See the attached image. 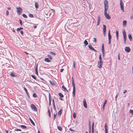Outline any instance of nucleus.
I'll list each match as a JSON object with an SVG mask.
<instances>
[{
  "mask_svg": "<svg viewBox=\"0 0 133 133\" xmlns=\"http://www.w3.org/2000/svg\"><path fill=\"white\" fill-rule=\"evenodd\" d=\"M23 29V28L22 27H20L19 28H18L17 29V31H19L20 30Z\"/></svg>",
  "mask_w": 133,
  "mask_h": 133,
  "instance_id": "ea45409f",
  "label": "nucleus"
},
{
  "mask_svg": "<svg viewBox=\"0 0 133 133\" xmlns=\"http://www.w3.org/2000/svg\"><path fill=\"white\" fill-rule=\"evenodd\" d=\"M123 25L124 27H125L127 25V21L125 20H124L123 21Z\"/></svg>",
  "mask_w": 133,
  "mask_h": 133,
  "instance_id": "f3484780",
  "label": "nucleus"
},
{
  "mask_svg": "<svg viewBox=\"0 0 133 133\" xmlns=\"http://www.w3.org/2000/svg\"><path fill=\"white\" fill-rule=\"evenodd\" d=\"M120 54H119L118 55V59L119 60H120Z\"/></svg>",
  "mask_w": 133,
  "mask_h": 133,
  "instance_id": "6e6d98bb",
  "label": "nucleus"
},
{
  "mask_svg": "<svg viewBox=\"0 0 133 133\" xmlns=\"http://www.w3.org/2000/svg\"><path fill=\"white\" fill-rule=\"evenodd\" d=\"M76 114L75 112H74L73 113V117L74 118H76Z\"/></svg>",
  "mask_w": 133,
  "mask_h": 133,
  "instance_id": "c9c22d12",
  "label": "nucleus"
},
{
  "mask_svg": "<svg viewBox=\"0 0 133 133\" xmlns=\"http://www.w3.org/2000/svg\"><path fill=\"white\" fill-rule=\"evenodd\" d=\"M73 66L74 68H75V61H73Z\"/></svg>",
  "mask_w": 133,
  "mask_h": 133,
  "instance_id": "79ce46f5",
  "label": "nucleus"
},
{
  "mask_svg": "<svg viewBox=\"0 0 133 133\" xmlns=\"http://www.w3.org/2000/svg\"><path fill=\"white\" fill-rule=\"evenodd\" d=\"M21 33L22 34V35H23V31H20Z\"/></svg>",
  "mask_w": 133,
  "mask_h": 133,
  "instance_id": "e2e57ef3",
  "label": "nucleus"
},
{
  "mask_svg": "<svg viewBox=\"0 0 133 133\" xmlns=\"http://www.w3.org/2000/svg\"><path fill=\"white\" fill-rule=\"evenodd\" d=\"M57 128L60 131H62V129L61 127L59 126H58Z\"/></svg>",
  "mask_w": 133,
  "mask_h": 133,
  "instance_id": "72a5a7b5",
  "label": "nucleus"
},
{
  "mask_svg": "<svg viewBox=\"0 0 133 133\" xmlns=\"http://www.w3.org/2000/svg\"><path fill=\"white\" fill-rule=\"evenodd\" d=\"M84 46H86L88 44V43L87 41L86 40L84 41Z\"/></svg>",
  "mask_w": 133,
  "mask_h": 133,
  "instance_id": "dca6fc26",
  "label": "nucleus"
},
{
  "mask_svg": "<svg viewBox=\"0 0 133 133\" xmlns=\"http://www.w3.org/2000/svg\"><path fill=\"white\" fill-rule=\"evenodd\" d=\"M10 75L12 77H14L15 76V75L13 73H11L10 74Z\"/></svg>",
  "mask_w": 133,
  "mask_h": 133,
  "instance_id": "de8ad7c7",
  "label": "nucleus"
},
{
  "mask_svg": "<svg viewBox=\"0 0 133 133\" xmlns=\"http://www.w3.org/2000/svg\"><path fill=\"white\" fill-rule=\"evenodd\" d=\"M102 52H104V45L103 44L102 46Z\"/></svg>",
  "mask_w": 133,
  "mask_h": 133,
  "instance_id": "a878e982",
  "label": "nucleus"
},
{
  "mask_svg": "<svg viewBox=\"0 0 133 133\" xmlns=\"http://www.w3.org/2000/svg\"><path fill=\"white\" fill-rule=\"evenodd\" d=\"M48 114L49 113H50V109H48Z\"/></svg>",
  "mask_w": 133,
  "mask_h": 133,
  "instance_id": "052dcab7",
  "label": "nucleus"
},
{
  "mask_svg": "<svg viewBox=\"0 0 133 133\" xmlns=\"http://www.w3.org/2000/svg\"><path fill=\"white\" fill-rule=\"evenodd\" d=\"M88 47L91 50H92L93 51H95L96 52L97 51L91 45H88Z\"/></svg>",
  "mask_w": 133,
  "mask_h": 133,
  "instance_id": "9d476101",
  "label": "nucleus"
},
{
  "mask_svg": "<svg viewBox=\"0 0 133 133\" xmlns=\"http://www.w3.org/2000/svg\"><path fill=\"white\" fill-rule=\"evenodd\" d=\"M62 109H61L58 112V114L59 115H60L62 113Z\"/></svg>",
  "mask_w": 133,
  "mask_h": 133,
  "instance_id": "bb28decb",
  "label": "nucleus"
},
{
  "mask_svg": "<svg viewBox=\"0 0 133 133\" xmlns=\"http://www.w3.org/2000/svg\"><path fill=\"white\" fill-rule=\"evenodd\" d=\"M31 76L34 79H35L36 80V78L35 76H34V75H31Z\"/></svg>",
  "mask_w": 133,
  "mask_h": 133,
  "instance_id": "c03bdc74",
  "label": "nucleus"
},
{
  "mask_svg": "<svg viewBox=\"0 0 133 133\" xmlns=\"http://www.w3.org/2000/svg\"><path fill=\"white\" fill-rule=\"evenodd\" d=\"M108 1L107 0H105L104 1V7L109 8V6L108 5Z\"/></svg>",
  "mask_w": 133,
  "mask_h": 133,
  "instance_id": "423d86ee",
  "label": "nucleus"
},
{
  "mask_svg": "<svg viewBox=\"0 0 133 133\" xmlns=\"http://www.w3.org/2000/svg\"><path fill=\"white\" fill-rule=\"evenodd\" d=\"M105 132H108V129H105Z\"/></svg>",
  "mask_w": 133,
  "mask_h": 133,
  "instance_id": "338daca9",
  "label": "nucleus"
},
{
  "mask_svg": "<svg viewBox=\"0 0 133 133\" xmlns=\"http://www.w3.org/2000/svg\"><path fill=\"white\" fill-rule=\"evenodd\" d=\"M19 21L20 22V25H22V21H21V19H19Z\"/></svg>",
  "mask_w": 133,
  "mask_h": 133,
  "instance_id": "a18cd8bd",
  "label": "nucleus"
},
{
  "mask_svg": "<svg viewBox=\"0 0 133 133\" xmlns=\"http://www.w3.org/2000/svg\"><path fill=\"white\" fill-rule=\"evenodd\" d=\"M19 41H16V45L18 47H21L22 46V45L23 44V43H21L20 42H19Z\"/></svg>",
  "mask_w": 133,
  "mask_h": 133,
  "instance_id": "39448f33",
  "label": "nucleus"
},
{
  "mask_svg": "<svg viewBox=\"0 0 133 133\" xmlns=\"http://www.w3.org/2000/svg\"><path fill=\"white\" fill-rule=\"evenodd\" d=\"M24 90H25V91H26L27 95H28V91H27V89H26V88L25 87H24Z\"/></svg>",
  "mask_w": 133,
  "mask_h": 133,
  "instance_id": "58836bf2",
  "label": "nucleus"
},
{
  "mask_svg": "<svg viewBox=\"0 0 133 133\" xmlns=\"http://www.w3.org/2000/svg\"><path fill=\"white\" fill-rule=\"evenodd\" d=\"M58 95L61 97H63V95L61 93H59Z\"/></svg>",
  "mask_w": 133,
  "mask_h": 133,
  "instance_id": "2f4dec72",
  "label": "nucleus"
},
{
  "mask_svg": "<svg viewBox=\"0 0 133 133\" xmlns=\"http://www.w3.org/2000/svg\"><path fill=\"white\" fill-rule=\"evenodd\" d=\"M130 114H131L132 115H133V110L130 109Z\"/></svg>",
  "mask_w": 133,
  "mask_h": 133,
  "instance_id": "e433bc0d",
  "label": "nucleus"
},
{
  "mask_svg": "<svg viewBox=\"0 0 133 133\" xmlns=\"http://www.w3.org/2000/svg\"><path fill=\"white\" fill-rule=\"evenodd\" d=\"M103 32H106V26L105 25H103Z\"/></svg>",
  "mask_w": 133,
  "mask_h": 133,
  "instance_id": "6ab92c4d",
  "label": "nucleus"
},
{
  "mask_svg": "<svg viewBox=\"0 0 133 133\" xmlns=\"http://www.w3.org/2000/svg\"><path fill=\"white\" fill-rule=\"evenodd\" d=\"M50 84L52 85H53L54 84V82H52L51 81H50Z\"/></svg>",
  "mask_w": 133,
  "mask_h": 133,
  "instance_id": "4d7b16f0",
  "label": "nucleus"
},
{
  "mask_svg": "<svg viewBox=\"0 0 133 133\" xmlns=\"http://www.w3.org/2000/svg\"><path fill=\"white\" fill-rule=\"evenodd\" d=\"M64 70V69H61L60 71L61 72H62Z\"/></svg>",
  "mask_w": 133,
  "mask_h": 133,
  "instance_id": "0e129e2a",
  "label": "nucleus"
},
{
  "mask_svg": "<svg viewBox=\"0 0 133 133\" xmlns=\"http://www.w3.org/2000/svg\"><path fill=\"white\" fill-rule=\"evenodd\" d=\"M44 61L47 62H50V61L49 59L48 58H46L44 59Z\"/></svg>",
  "mask_w": 133,
  "mask_h": 133,
  "instance_id": "393cba45",
  "label": "nucleus"
},
{
  "mask_svg": "<svg viewBox=\"0 0 133 133\" xmlns=\"http://www.w3.org/2000/svg\"><path fill=\"white\" fill-rule=\"evenodd\" d=\"M17 12L19 15L21 14L22 11V9L20 7H17L16 8Z\"/></svg>",
  "mask_w": 133,
  "mask_h": 133,
  "instance_id": "7ed1b4c3",
  "label": "nucleus"
},
{
  "mask_svg": "<svg viewBox=\"0 0 133 133\" xmlns=\"http://www.w3.org/2000/svg\"><path fill=\"white\" fill-rule=\"evenodd\" d=\"M69 130L70 131H74L72 130V129H71V128H70V129H69Z\"/></svg>",
  "mask_w": 133,
  "mask_h": 133,
  "instance_id": "680f3d73",
  "label": "nucleus"
},
{
  "mask_svg": "<svg viewBox=\"0 0 133 133\" xmlns=\"http://www.w3.org/2000/svg\"><path fill=\"white\" fill-rule=\"evenodd\" d=\"M127 91V90H125L123 92V93L124 94H125Z\"/></svg>",
  "mask_w": 133,
  "mask_h": 133,
  "instance_id": "774afa93",
  "label": "nucleus"
},
{
  "mask_svg": "<svg viewBox=\"0 0 133 133\" xmlns=\"http://www.w3.org/2000/svg\"><path fill=\"white\" fill-rule=\"evenodd\" d=\"M94 122H93L92 123V133H94Z\"/></svg>",
  "mask_w": 133,
  "mask_h": 133,
  "instance_id": "aec40b11",
  "label": "nucleus"
},
{
  "mask_svg": "<svg viewBox=\"0 0 133 133\" xmlns=\"http://www.w3.org/2000/svg\"><path fill=\"white\" fill-rule=\"evenodd\" d=\"M122 33L123 35L124 43L125 44L126 42V34L125 30L123 31Z\"/></svg>",
  "mask_w": 133,
  "mask_h": 133,
  "instance_id": "f03ea898",
  "label": "nucleus"
},
{
  "mask_svg": "<svg viewBox=\"0 0 133 133\" xmlns=\"http://www.w3.org/2000/svg\"><path fill=\"white\" fill-rule=\"evenodd\" d=\"M101 21V18L100 15H99L98 17V22L97 25H98L100 23V21Z\"/></svg>",
  "mask_w": 133,
  "mask_h": 133,
  "instance_id": "ddd939ff",
  "label": "nucleus"
},
{
  "mask_svg": "<svg viewBox=\"0 0 133 133\" xmlns=\"http://www.w3.org/2000/svg\"><path fill=\"white\" fill-rule=\"evenodd\" d=\"M99 59L100 60V61H102L101 54H100L99 56Z\"/></svg>",
  "mask_w": 133,
  "mask_h": 133,
  "instance_id": "473e14b6",
  "label": "nucleus"
},
{
  "mask_svg": "<svg viewBox=\"0 0 133 133\" xmlns=\"http://www.w3.org/2000/svg\"><path fill=\"white\" fill-rule=\"evenodd\" d=\"M128 37L129 38V39L131 41L132 40V37L131 35L130 34H129L128 35Z\"/></svg>",
  "mask_w": 133,
  "mask_h": 133,
  "instance_id": "412c9836",
  "label": "nucleus"
},
{
  "mask_svg": "<svg viewBox=\"0 0 133 133\" xmlns=\"http://www.w3.org/2000/svg\"><path fill=\"white\" fill-rule=\"evenodd\" d=\"M29 16L31 18H33L34 17L33 15L32 14H29Z\"/></svg>",
  "mask_w": 133,
  "mask_h": 133,
  "instance_id": "f704fd0d",
  "label": "nucleus"
},
{
  "mask_svg": "<svg viewBox=\"0 0 133 133\" xmlns=\"http://www.w3.org/2000/svg\"><path fill=\"white\" fill-rule=\"evenodd\" d=\"M83 105L84 107L86 108H87V104L86 100L85 99H84L83 101Z\"/></svg>",
  "mask_w": 133,
  "mask_h": 133,
  "instance_id": "f8f14e48",
  "label": "nucleus"
},
{
  "mask_svg": "<svg viewBox=\"0 0 133 133\" xmlns=\"http://www.w3.org/2000/svg\"><path fill=\"white\" fill-rule=\"evenodd\" d=\"M93 39H94V40H93V41L94 42H95L96 43V39L95 38H93Z\"/></svg>",
  "mask_w": 133,
  "mask_h": 133,
  "instance_id": "864d4df0",
  "label": "nucleus"
},
{
  "mask_svg": "<svg viewBox=\"0 0 133 133\" xmlns=\"http://www.w3.org/2000/svg\"><path fill=\"white\" fill-rule=\"evenodd\" d=\"M116 36L117 35H118V31H116Z\"/></svg>",
  "mask_w": 133,
  "mask_h": 133,
  "instance_id": "603ef678",
  "label": "nucleus"
},
{
  "mask_svg": "<svg viewBox=\"0 0 133 133\" xmlns=\"http://www.w3.org/2000/svg\"><path fill=\"white\" fill-rule=\"evenodd\" d=\"M104 14L105 17L107 19H110L111 18L110 16L107 13H105Z\"/></svg>",
  "mask_w": 133,
  "mask_h": 133,
  "instance_id": "9b49d317",
  "label": "nucleus"
},
{
  "mask_svg": "<svg viewBox=\"0 0 133 133\" xmlns=\"http://www.w3.org/2000/svg\"><path fill=\"white\" fill-rule=\"evenodd\" d=\"M22 16L23 17L25 18H27V16L25 14H23Z\"/></svg>",
  "mask_w": 133,
  "mask_h": 133,
  "instance_id": "a19ab883",
  "label": "nucleus"
},
{
  "mask_svg": "<svg viewBox=\"0 0 133 133\" xmlns=\"http://www.w3.org/2000/svg\"><path fill=\"white\" fill-rule=\"evenodd\" d=\"M53 107H54V108L55 109H56V107H55V103H53Z\"/></svg>",
  "mask_w": 133,
  "mask_h": 133,
  "instance_id": "bf43d9fd",
  "label": "nucleus"
},
{
  "mask_svg": "<svg viewBox=\"0 0 133 133\" xmlns=\"http://www.w3.org/2000/svg\"><path fill=\"white\" fill-rule=\"evenodd\" d=\"M107 100H106L104 102V104H103V109H104V107H105V105L106 104V103H107Z\"/></svg>",
  "mask_w": 133,
  "mask_h": 133,
  "instance_id": "5701e85b",
  "label": "nucleus"
},
{
  "mask_svg": "<svg viewBox=\"0 0 133 133\" xmlns=\"http://www.w3.org/2000/svg\"><path fill=\"white\" fill-rule=\"evenodd\" d=\"M33 96L34 97H37V96L35 93H34L33 94Z\"/></svg>",
  "mask_w": 133,
  "mask_h": 133,
  "instance_id": "4c0bfd02",
  "label": "nucleus"
},
{
  "mask_svg": "<svg viewBox=\"0 0 133 133\" xmlns=\"http://www.w3.org/2000/svg\"><path fill=\"white\" fill-rule=\"evenodd\" d=\"M31 122V123H32V124L33 125H35V124L34 123V122H33V121H32V120L30 118H29Z\"/></svg>",
  "mask_w": 133,
  "mask_h": 133,
  "instance_id": "b1692460",
  "label": "nucleus"
},
{
  "mask_svg": "<svg viewBox=\"0 0 133 133\" xmlns=\"http://www.w3.org/2000/svg\"><path fill=\"white\" fill-rule=\"evenodd\" d=\"M104 14L107 13V11L108 10V8L107 7H104Z\"/></svg>",
  "mask_w": 133,
  "mask_h": 133,
  "instance_id": "4be33fe9",
  "label": "nucleus"
},
{
  "mask_svg": "<svg viewBox=\"0 0 133 133\" xmlns=\"http://www.w3.org/2000/svg\"><path fill=\"white\" fill-rule=\"evenodd\" d=\"M9 15V12L8 10L6 11V15L7 16H8Z\"/></svg>",
  "mask_w": 133,
  "mask_h": 133,
  "instance_id": "8fccbe9b",
  "label": "nucleus"
},
{
  "mask_svg": "<svg viewBox=\"0 0 133 133\" xmlns=\"http://www.w3.org/2000/svg\"><path fill=\"white\" fill-rule=\"evenodd\" d=\"M72 84L73 86V94L74 97L75 93V84L74 83V81L73 77H72Z\"/></svg>",
  "mask_w": 133,
  "mask_h": 133,
  "instance_id": "f257e3e1",
  "label": "nucleus"
},
{
  "mask_svg": "<svg viewBox=\"0 0 133 133\" xmlns=\"http://www.w3.org/2000/svg\"><path fill=\"white\" fill-rule=\"evenodd\" d=\"M125 50L127 52H129L131 50L130 47H125Z\"/></svg>",
  "mask_w": 133,
  "mask_h": 133,
  "instance_id": "1a4fd4ad",
  "label": "nucleus"
},
{
  "mask_svg": "<svg viewBox=\"0 0 133 133\" xmlns=\"http://www.w3.org/2000/svg\"><path fill=\"white\" fill-rule=\"evenodd\" d=\"M21 127L24 129H25L26 128V127L24 125H21Z\"/></svg>",
  "mask_w": 133,
  "mask_h": 133,
  "instance_id": "c85d7f7f",
  "label": "nucleus"
},
{
  "mask_svg": "<svg viewBox=\"0 0 133 133\" xmlns=\"http://www.w3.org/2000/svg\"><path fill=\"white\" fill-rule=\"evenodd\" d=\"M91 126L90 123V121L89 122V132L91 133Z\"/></svg>",
  "mask_w": 133,
  "mask_h": 133,
  "instance_id": "cd10ccee",
  "label": "nucleus"
},
{
  "mask_svg": "<svg viewBox=\"0 0 133 133\" xmlns=\"http://www.w3.org/2000/svg\"><path fill=\"white\" fill-rule=\"evenodd\" d=\"M62 88L64 89V90L68 91V90H67L66 88L65 87L64 85H63L62 87Z\"/></svg>",
  "mask_w": 133,
  "mask_h": 133,
  "instance_id": "7c9ffc66",
  "label": "nucleus"
},
{
  "mask_svg": "<svg viewBox=\"0 0 133 133\" xmlns=\"http://www.w3.org/2000/svg\"><path fill=\"white\" fill-rule=\"evenodd\" d=\"M56 114H54V120H55V119L56 117Z\"/></svg>",
  "mask_w": 133,
  "mask_h": 133,
  "instance_id": "13d9d810",
  "label": "nucleus"
},
{
  "mask_svg": "<svg viewBox=\"0 0 133 133\" xmlns=\"http://www.w3.org/2000/svg\"><path fill=\"white\" fill-rule=\"evenodd\" d=\"M118 94L117 93V94H116V96H115V101H116H116H117V97L118 96Z\"/></svg>",
  "mask_w": 133,
  "mask_h": 133,
  "instance_id": "37998d69",
  "label": "nucleus"
},
{
  "mask_svg": "<svg viewBox=\"0 0 133 133\" xmlns=\"http://www.w3.org/2000/svg\"><path fill=\"white\" fill-rule=\"evenodd\" d=\"M48 56L51 59H52V56L50 55H48Z\"/></svg>",
  "mask_w": 133,
  "mask_h": 133,
  "instance_id": "09e8293b",
  "label": "nucleus"
},
{
  "mask_svg": "<svg viewBox=\"0 0 133 133\" xmlns=\"http://www.w3.org/2000/svg\"><path fill=\"white\" fill-rule=\"evenodd\" d=\"M35 7L36 8H38V3L36 2H35Z\"/></svg>",
  "mask_w": 133,
  "mask_h": 133,
  "instance_id": "c756f323",
  "label": "nucleus"
},
{
  "mask_svg": "<svg viewBox=\"0 0 133 133\" xmlns=\"http://www.w3.org/2000/svg\"><path fill=\"white\" fill-rule=\"evenodd\" d=\"M120 7L121 10L123 11H124V7L123 5V2L122 0H120Z\"/></svg>",
  "mask_w": 133,
  "mask_h": 133,
  "instance_id": "0eeeda50",
  "label": "nucleus"
},
{
  "mask_svg": "<svg viewBox=\"0 0 133 133\" xmlns=\"http://www.w3.org/2000/svg\"><path fill=\"white\" fill-rule=\"evenodd\" d=\"M38 64H37L35 68V70L36 74L37 75H38V69H37Z\"/></svg>",
  "mask_w": 133,
  "mask_h": 133,
  "instance_id": "2eb2a0df",
  "label": "nucleus"
},
{
  "mask_svg": "<svg viewBox=\"0 0 133 133\" xmlns=\"http://www.w3.org/2000/svg\"><path fill=\"white\" fill-rule=\"evenodd\" d=\"M103 63V61H98V63L97 65V67L99 68H101L102 67V64Z\"/></svg>",
  "mask_w": 133,
  "mask_h": 133,
  "instance_id": "20e7f679",
  "label": "nucleus"
},
{
  "mask_svg": "<svg viewBox=\"0 0 133 133\" xmlns=\"http://www.w3.org/2000/svg\"><path fill=\"white\" fill-rule=\"evenodd\" d=\"M31 107L32 110H33L35 111H37V108L33 104H31Z\"/></svg>",
  "mask_w": 133,
  "mask_h": 133,
  "instance_id": "6e6552de",
  "label": "nucleus"
},
{
  "mask_svg": "<svg viewBox=\"0 0 133 133\" xmlns=\"http://www.w3.org/2000/svg\"><path fill=\"white\" fill-rule=\"evenodd\" d=\"M49 104L50 105L51 104V98L50 96V94H49Z\"/></svg>",
  "mask_w": 133,
  "mask_h": 133,
  "instance_id": "a211bd4d",
  "label": "nucleus"
},
{
  "mask_svg": "<svg viewBox=\"0 0 133 133\" xmlns=\"http://www.w3.org/2000/svg\"><path fill=\"white\" fill-rule=\"evenodd\" d=\"M108 39H111V38L112 37L111 35L110 34V30H109L108 31Z\"/></svg>",
  "mask_w": 133,
  "mask_h": 133,
  "instance_id": "4468645a",
  "label": "nucleus"
},
{
  "mask_svg": "<svg viewBox=\"0 0 133 133\" xmlns=\"http://www.w3.org/2000/svg\"><path fill=\"white\" fill-rule=\"evenodd\" d=\"M15 131H21V130L19 129H16L15 130Z\"/></svg>",
  "mask_w": 133,
  "mask_h": 133,
  "instance_id": "3c124183",
  "label": "nucleus"
},
{
  "mask_svg": "<svg viewBox=\"0 0 133 133\" xmlns=\"http://www.w3.org/2000/svg\"><path fill=\"white\" fill-rule=\"evenodd\" d=\"M109 41L108 43H109V44H110V43H111V39H109Z\"/></svg>",
  "mask_w": 133,
  "mask_h": 133,
  "instance_id": "69168bd1",
  "label": "nucleus"
},
{
  "mask_svg": "<svg viewBox=\"0 0 133 133\" xmlns=\"http://www.w3.org/2000/svg\"><path fill=\"white\" fill-rule=\"evenodd\" d=\"M50 54H51V55H55L56 54L55 53H54V52H50Z\"/></svg>",
  "mask_w": 133,
  "mask_h": 133,
  "instance_id": "49530a36",
  "label": "nucleus"
},
{
  "mask_svg": "<svg viewBox=\"0 0 133 133\" xmlns=\"http://www.w3.org/2000/svg\"><path fill=\"white\" fill-rule=\"evenodd\" d=\"M104 127H105V129H107V124H105V125Z\"/></svg>",
  "mask_w": 133,
  "mask_h": 133,
  "instance_id": "5fc2aeb1",
  "label": "nucleus"
}]
</instances>
